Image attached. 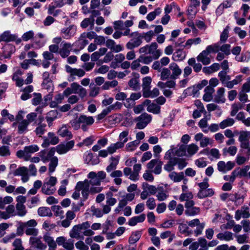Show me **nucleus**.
<instances>
[{"label":"nucleus","mask_w":250,"mask_h":250,"mask_svg":"<svg viewBox=\"0 0 250 250\" xmlns=\"http://www.w3.org/2000/svg\"><path fill=\"white\" fill-rule=\"evenodd\" d=\"M171 150H167L165 153L164 159L168 162L164 166V169L168 172L174 169V166L177 165L179 169H183L187 165L186 159L172 157L170 155Z\"/></svg>","instance_id":"f257e3e1"},{"label":"nucleus","mask_w":250,"mask_h":250,"mask_svg":"<svg viewBox=\"0 0 250 250\" xmlns=\"http://www.w3.org/2000/svg\"><path fill=\"white\" fill-rule=\"evenodd\" d=\"M168 150H171L170 155L172 157H183L186 156L188 151V134L184 135L181 138V142L176 146L172 145Z\"/></svg>","instance_id":"f03ea898"},{"label":"nucleus","mask_w":250,"mask_h":250,"mask_svg":"<svg viewBox=\"0 0 250 250\" xmlns=\"http://www.w3.org/2000/svg\"><path fill=\"white\" fill-rule=\"evenodd\" d=\"M158 45L155 42L151 43L150 44H146L142 47L139 49L140 53H145L151 55L154 60H157L162 54V50L157 49Z\"/></svg>","instance_id":"7ed1b4c3"},{"label":"nucleus","mask_w":250,"mask_h":250,"mask_svg":"<svg viewBox=\"0 0 250 250\" xmlns=\"http://www.w3.org/2000/svg\"><path fill=\"white\" fill-rule=\"evenodd\" d=\"M90 224L88 221L75 225L69 232V235L72 238L83 239V232L84 229H88Z\"/></svg>","instance_id":"20e7f679"},{"label":"nucleus","mask_w":250,"mask_h":250,"mask_svg":"<svg viewBox=\"0 0 250 250\" xmlns=\"http://www.w3.org/2000/svg\"><path fill=\"white\" fill-rule=\"evenodd\" d=\"M57 182V178L55 177L51 176L48 181L44 182L42 191L46 195H51L54 193L56 190L55 185Z\"/></svg>","instance_id":"39448f33"},{"label":"nucleus","mask_w":250,"mask_h":250,"mask_svg":"<svg viewBox=\"0 0 250 250\" xmlns=\"http://www.w3.org/2000/svg\"><path fill=\"white\" fill-rule=\"evenodd\" d=\"M151 115L146 113L142 114L135 119V121L137 122L136 125V128L139 129L144 128L151 122Z\"/></svg>","instance_id":"423d86ee"},{"label":"nucleus","mask_w":250,"mask_h":250,"mask_svg":"<svg viewBox=\"0 0 250 250\" xmlns=\"http://www.w3.org/2000/svg\"><path fill=\"white\" fill-rule=\"evenodd\" d=\"M26 225L25 233L27 235L35 237L39 233L38 229L35 228L37 225V221L34 219H31L25 222Z\"/></svg>","instance_id":"0eeeda50"},{"label":"nucleus","mask_w":250,"mask_h":250,"mask_svg":"<svg viewBox=\"0 0 250 250\" xmlns=\"http://www.w3.org/2000/svg\"><path fill=\"white\" fill-rule=\"evenodd\" d=\"M66 71L70 74L68 78L69 81H73L75 79V76L82 77L85 75V71L82 69L73 68L68 65H65Z\"/></svg>","instance_id":"6e6552de"},{"label":"nucleus","mask_w":250,"mask_h":250,"mask_svg":"<svg viewBox=\"0 0 250 250\" xmlns=\"http://www.w3.org/2000/svg\"><path fill=\"white\" fill-rule=\"evenodd\" d=\"M77 189L82 190V194L84 201L87 199L89 193L90 192L89 189V184L87 180L84 181H79L76 185Z\"/></svg>","instance_id":"1a4fd4ad"},{"label":"nucleus","mask_w":250,"mask_h":250,"mask_svg":"<svg viewBox=\"0 0 250 250\" xmlns=\"http://www.w3.org/2000/svg\"><path fill=\"white\" fill-rule=\"evenodd\" d=\"M56 243L59 246H62L66 250H73L74 247V240L72 239L67 240L63 236H60L56 239Z\"/></svg>","instance_id":"9d476101"},{"label":"nucleus","mask_w":250,"mask_h":250,"mask_svg":"<svg viewBox=\"0 0 250 250\" xmlns=\"http://www.w3.org/2000/svg\"><path fill=\"white\" fill-rule=\"evenodd\" d=\"M2 52L0 54V60L10 59L11 55L15 52V47L11 44H7L2 48Z\"/></svg>","instance_id":"9b49d317"},{"label":"nucleus","mask_w":250,"mask_h":250,"mask_svg":"<svg viewBox=\"0 0 250 250\" xmlns=\"http://www.w3.org/2000/svg\"><path fill=\"white\" fill-rule=\"evenodd\" d=\"M59 142V139L57 136H56L54 133L49 132L47 134V137H44L43 142L42 144V146L43 147H47L50 145H55L57 144Z\"/></svg>","instance_id":"f8f14e48"},{"label":"nucleus","mask_w":250,"mask_h":250,"mask_svg":"<svg viewBox=\"0 0 250 250\" xmlns=\"http://www.w3.org/2000/svg\"><path fill=\"white\" fill-rule=\"evenodd\" d=\"M79 122L81 123V128L83 131L88 129L87 126L92 125L94 122V119L92 116H87L85 115H81L79 116Z\"/></svg>","instance_id":"ddd939ff"},{"label":"nucleus","mask_w":250,"mask_h":250,"mask_svg":"<svg viewBox=\"0 0 250 250\" xmlns=\"http://www.w3.org/2000/svg\"><path fill=\"white\" fill-rule=\"evenodd\" d=\"M75 142L71 140L65 144H62L56 146V151L59 154H63L67 153L74 146Z\"/></svg>","instance_id":"4468645a"},{"label":"nucleus","mask_w":250,"mask_h":250,"mask_svg":"<svg viewBox=\"0 0 250 250\" xmlns=\"http://www.w3.org/2000/svg\"><path fill=\"white\" fill-rule=\"evenodd\" d=\"M71 43L62 42L61 43V47L59 51V54L63 58L68 57L71 51H73Z\"/></svg>","instance_id":"2eb2a0df"},{"label":"nucleus","mask_w":250,"mask_h":250,"mask_svg":"<svg viewBox=\"0 0 250 250\" xmlns=\"http://www.w3.org/2000/svg\"><path fill=\"white\" fill-rule=\"evenodd\" d=\"M250 217V208L246 206H242L240 209L237 210L235 213V219L238 221L241 218H249Z\"/></svg>","instance_id":"dca6fc26"},{"label":"nucleus","mask_w":250,"mask_h":250,"mask_svg":"<svg viewBox=\"0 0 250 250\" xmlns=\"http://www.w3.org/2000/svg\"><path fill=\"white\" fill-rule=\"evenodd\" d=\"M55 150L54 148H52L49 150H43L39 152L40 157L41 160L44 163L51 160V159L54 157Z\"/></svg>","instance_id":"f3484780"},{"label":"nucleus","mask_w":250,"mask_h":250,"mask_svg":"<svg viewBox=\"0 0 250 250\" xmlns=\"http://www.w3.org/2000/svg\"><path fill=\"white\" fill-rule=\"evenodd\" d=\"M88 43V41L81 39V36H80L79 40L72 44L73 47V52L76 54H78L80 51L83 49Z\"/></svg>","instance_id":"a211bd4d"},{"label":"nucleus","mask_w":250,"mask_h":250,"mask_svg":"<svg viewBox=\"0 0 250 250\" xmlns=\"http://www.w3.org/2000/svg\"><path fill=\"white\" fill-rule=\"evenodd\" d=\"M31 247L39 250H44L46 246L41 241V238L36 237H31L29 239Z\"/></svg>","instance_id":"6ab92c4d"},{"label":"nucleus","mask_w":250,"mask_h":250,"mask_svg":"<svg viewBox=\"0 0 250 250\" xmlns=\"http://www.w3.org/2000/svg\"><path fill=\"white\" fill-rule=\"evenodd\" d=\"M70 127L66 125H62L58 130V135L62 137L65 138L67 140H70L73 138V134L69 130Z\"/></svg>","instance_id":"aec40b11"},{"label":"nucleus","mask_w":250,"mask_h":250,"mask_svg":"<svg viewBox=\"0 0 250 250\" xmlns=\"http://www.w3.org/2000/svg\"><path fill=\"white\" fill-rule=\"evenodd\" d=\"M169 68L172 72L171 73V79L176 80L178 79L182 73V70L178 65L174 62L171 63L169 66Z\"/></svg>","instance_id":"412c9836"},{"label":"nucleus","mask_w":250,"mask_h":250,"mask_svg":"<svg viewBox=\"0 0 250 250\" xmlns=\"http://www.w3.org/2000/svg\"><path fill=\"white\" fill-rule=\"evenodd\" d=\"M73 93L78 94L81 98L84 97L86 95V90L77 83H73L71 84Z\"/></svg>","instance_id":"4be33fe9"},{"label":"nucleus","mask_w":250,"mask_h":250,"mask_svg":"<svg viewBox=\"0 0 250 250\" xmlns=\"http://www.w3.org/2000/svg\"><path fill=\"white\" fill-rule=\"evenodd\" d=\"M234 167V164L231 161L225 163L224 161H220L218 163L217 168L219 171L226 172L231 170Z\"/></svg>","instance_id":"5701e85b"},{"label":"nucleus","mask_w":250,"mask_h":250,"mask_svg":"<svg viewBox=\"0 0 250 250\" xmlns=\"http://www.w3.org/2000/svg\"><path fill=\"white\" fill-rule=\"evenodd\" d=\"M192 195L188 192V215L193 216L198 214L200 209L198 207H194V202L192 200H189V199L192 198Z\"/></svg>","instance_id":"b1692460"},{"label":"nucleus","mask_w":250,"mask_h":250,"mask_svg":"<svg viewBox=\"0 0 250 250\" xmlns=\"http://www.w3.org/2000/svg\"><path fill=\"white\" fill-rule=\"evenodd\" d=\"M200 153H203L208 156V158L210 160L213 159H219L220 157L219 151L217 148H212L210 150L204 149Z\"/></svg>","instance_id":"393cba45"},{"label":"nucleus","mask_w":250,"mask_h":250,"mask_svg":"<svg viewBox=\"0 0 250 250\" xmlns=\"http://www.w3.org/2000/svg\"><path fill=\"white\" fill-rule=\"evenodd\" d=\"M188 226L191 227H196V229L195 230V233L196 236L201 233L204 227L203 224H200L199 220L198 219H195L189 221L188 222Z\"/></svg>","instance_id":"a878e982"},{"label":"nucleus","mask_w":250,"mask_h":250,"mask_svg":"<svg viewBox=\"0 0 250 250\" xmlns=\"http://www.w3.org/2000/svg\"><path fill=\"white\" fill-rule=\"evenodd\" d=\"M209 54L206 50H203L198 56L197 60L204 65H207L210 63V59Z\"/></svg>","instance_id":"bb28decb"},{"label":"nucleus","mask_w":250,"mask_h":250,"mask_svg":"<svg viewBox=\"0 0 250 250\" xmlns=\"http://www.w3.org/2000/svg\"><path fill=\"white\" fill-rule=\"evenodd\" d=\"M205 94L203 96V99L204 101L208 102L212 100L213 96L212 94L214 92V89L210 86H207L204 90Z\"/></svg>","instance_id":"cd10ccee"},{"label":"nucleus","mask_w":250,"mask_h":250,"mask_svg":"<svg viewBox=\"0 0 250 250\" xmlns=\"http://www.w3.org/2000/svg\"><path fill=\"white\" fill-rule=\"evenodd\" d=\"M142 43L141 39L139 37L130 40L126 44V47L129 50L140 46Z\"/></svg>","instance_id":"c85d7f7f"},{"label":"nucleus","mask_w":250,"mask_h":250,"mask_svg":"<svg viewBox=\"0 0 250 250\" xmlns=\"http://www.w3.org/2000/svg\"><path fill=\"white\" fill-rule=\"evenodd\" d=\"M142 234V230H136L132 232L128 239V243L130 245L135 244L140 239Z\"/></svg>","instance_id":"c756f323"},{"label":"nucleus","mask_w":250,"mask_h":250,"mask_svg":"<svg viewBox=\"0 0 250 250\" xmlns=\"http://www.w3.org/2000/svg\"><path fill=\"white\" fill-rule=\"evenodd\" d=\"M110 163L106 168V170L107 172H110L113 170H115L117 166L118 165L120 159L119 156L113 157L111 156L110 158Z\"/></svg>","instance_id":"7c9ffc66"},{"label":"nucleus","mask_w":250,"mask_h":250,"mask_svg":"<svg viewBox=\"0 0 250 250\" xmlns=\"http://www.w3.org/2000/svg\"><path fill=\"white\" fill-rule=\"evenodd\" d=\"M141 169V165L137 164L133 166V170L129 179L132 181H136L139 179V173Z\"/></svg>","instance_id":"2f4dec72"},{"label":"nucleus","mask_w":250,"mask_h":250,"mask_svg":"<svg viewBox=\"0 0 250 250\" xmlns=\"http://www.w3.org/2000/svg\"><path fill=\"white\" fill-rule=\"evenodd\" d=\"M200 4L199 0H191L190 9H188V16L190 15L193 18L197 12V7Z\"/></svg>","instance_id":"473e14b6"},{"label":"nucleus","mask_w":250,"mask_h":250,"mask_svg":"<svg viewBox=\"0 0 250 250\" xmlns=\"http://www.w3.org/2000/svg\"><path fill=\"white\" fill-rule=\"evenodd\" d=\"M141 97L140 93H132L130 98L126 99L125 103L124 104L125 107H130L131 104H133V102L139 99Z\"/></svg>","instance_id":"72a5a7b5"},{"label":"nucleus","mask_w":250,"mask_h":250,"mask_svg":"<svg viewBox=\"0 0 250 250\" xmlns=\"http://www.w3.org/2000/svg\"><path fill=\"white\" fill-rule=\"evenodd\" d=\"M88 178L90 179V180L88 182L89 185H100L101 181L98 179V177H97L96 173L95 172H90L88 174Z\"/></svg>","instance_id":"f704fd0d"},{"label":"nucleus","mask_w":250,"mask_h":250,"mask_svg":"<svg viewBox=\"0 0 250 250\" xmlns=\"http://www.w3.org/2000/svg\"><path fill=\"white\" fill-rule=\"evenodd\" d=\"M217 238L222 241H229L233 240V234L229 231H225L217 235Z\"/></svg>","instance_id":"c9c22d12"},{"label":"nucleus","mask_w":250,"mask_h":250,"mask_svg":"<svg viewBox=\"0 0 250 250\" xmlns=\"http://www.w3.org/2000/svg\"><path fill=\"white\" fill-rule=\"evenodd\" d=\"M225 91V89L223 87H220L218 89L215 97V100L217 103H225L226 101L224 96Z\"/></svg>","instance_id":"e433bc0d"},{"label":"nucleus","mask_w":250,"mask_h":250,"mask_svg":"<svg viewBox=\"0 0 250 250\" xmlns=\"http://www.w3.org/2000/svg\"><path fill=\"white\" fill-rule=\"evenodd\" d=\"M29 124L26 120H22L18 123V133L20 134H23L28 131V126Z\"/></svg>","instance_id":"4c0bfd02"},{"label":"nucleus","mask_w":250,"mask_h":250,"mask_svg":"<svg viewBox=\"0 0 250 250\" xmlns=\"http://www.w3.org/2000/svg\"><path fill=\"white\" fill-rule=\"evenodd\" d=\"M242 81V75H239L235 77L232 81H228L224 84V85L229 89H231L235 85L240 83Z\"/></svg>","instance_id":"58836bf2"},{"label":"nucleus","mask_w":250,"mask_h":250,"mask_svg":"<svg viewBox=\"0 0 250 250\" xmlns=\"http://www.w3.org/2000/svg\"><path fill=\"white\" fill-rule=\"evenodd\" d=\"M58 112L57 110H53L48 112L46 117V121L50 126L51 125L52 122L57 118Z\"/></svg>","instance_id":"ea45409f"},{"label":"nucleus","mask_w":250,"mask_h":250,"mask_svg":"<svg viewBox=\"0 0 250 250\" xmlns=\"http://www.w3.org/2000/svg\"><path fill=\"white\" fill-rule=\"evenodd\" d=\"M94 25V19L92 17L85 18L81 23V26L83 28H86L88 26H90V29L92 30Z\"/></svg>","instance_id":"a19ab883"},{"label":"nucleus","mask_w":250,"mask_h":250,"mask_svg":"<svg viewBox=\"0 0 250 250\" xmlns=\"http://www.w3.org/2000/svg\"><path fill=\"white\" fill-rule=\"evenodd\" d=\"M142 81V92L143 93H145V92H146L148 90L150 89V84L152 82V79L150 77L146 76L143 79Z\"/></svg>","instance_id":"79ce46f5"},{"label":"nucleus","mask_w":250,"mask_h":250,"mask_svg":"<svg viewBox=\"0 0 250 250\" xmlns=\"http://www.w3.org/2000/svg\"><path fill=\"white\" fill-rule=\"evenodd\" d=\"M76 32V29L73 26H70L62 30V32L64 34L63 37L66 39H69L73 36Z\"/></svg>","instance_id":"37998d69"},{"label":"nucleus","mask_w":250,"mask_h":250,"mask_svg":"<svg viewBox=\"0 0 250 250\" xmlns=\"http://www.w3.org/2000/svg\"><path fill=\"white\" fill-rule=\"evenodd\" d=\"M244 196L240 194H230V201L234 202L236 205L242 204L244 201Z\"/></svg>","instance_id":"c03bdc74"},{"label":"nucleus","mask_w":250,"mask_h":250,"mask_svg":"<svg viewBox=\"0 0 250 250\" xmlns=\"http://www.w3.org/2000/svg\"><path fill=\"white\" fill-rule=\"evenodd\" d=\"M220 64L218 63H214L210 66L205 67L203 69V71L205 74H211L217 71L220 68Z\"/></svg>","instance_id":"a18cd8bd"},{"label":"nucleus","mask_w":250,"mask_h":250,"mask_svg":"<svg viewBox=\"0 0 250 250\" xmlns=\"http://www.w3.org/2000/svg\"><path fill=\"white\" fill-rule=\"evenodd\" d=\"M186 56L185 52L183 50L178 49L172 55V59L174 61H180L184 60Z\"/></svg>","instance_id":"49530a36"},{"label":"nucleus","mask_w":250,"mask_h":250,"mask_svg":"<svg viewBox=\"0 0 250 250\" xmlns=\"http://www.w3.org/2000/svg\"><path fill=\"white\" fill-rule=\"evenodd\" d=\"M38 215L40 216H51L52 213L51 210L48 207H40L38 209Z\"/></svg>","instance_id":"de8ad7c7"},{"label":"nucleus","mask_w":250,"mask_h":250,"mask_svg":"<svg viewBox=\"0 0 250 250\" xmlns=\"http://www.w3.org/2000/svg\"><path fill=\"white\" fill-rule=\"evenodd\" d=\"M44 241L48 244L49 248H56L57 247L56 242H55L52 237H51L49 234L46 233L43 235V237Z\"/></svg>","instance_id":"09e8293b"},{"label":"nucleus","mask_w":250,"mask_h":250,"mask_svg":"<svg viewBox=\"0 0 250 250\" xmlns=\"http://www.w3.org/2000/svg\"><path fill=\"white\" fill-rule=\"evenodd\" d=\"M214 194L213 190L211 188H206L205 189L200 190L198 196L200 198H204L208 196H211Z\"/></svg>","instance_id":"8fccbe9b"},{"label":"nucleus","mask_w":250,"mask_h":250,"mask_svg":"<svg viewBox=\"0 0 250 250\" xmlns=\"http://www.w3.org/2000/svg\"><path fill=\"white\" fill-rule=\"evenodd\" d=\"M169 177L175 182H178L184 179V174L183 172L177 173L175 172H172L169 174Z\"/></svg>","instance_id":"3c124183"},{"label":"nucleus","mask_w":250,"mask_h":250,"mask_svg":"<svg viewBox=\"0 0 250 250\" xmlns=\"http://www.w3.org/2000/svg\"><path fill=\"white\" fill-rule=\"evenodd\" d=\"M146 110L149 112H151L155 114H157L160 113L161 111V107L157 104L152 103L147 106Z\"/></svg>","instance_id":"603ef678"},{"label":"nucleus","mask_w":250,"mask_h":250,"mask_svg":"<svg viewBox=\"0 0 250 250\" xmlns=\"http://www.w3.org/2000/svg\"><path fill=\"white\" fill-rule=\"evenodd\" d=\"M234 120L232 118H228L222 121L219 124V126L221 129H224L227 127L231 126L234 124Z\"/></svg>","instance_id":"864d4df0"},{"label":"nucleus","mask_w":250,"mask_h":250,"mask_svg":"<svg viewBox=\"0 0 250 250\" xmlns=\"http://www.w3.org/2000/svg\"><path fill=\"white\" fill-rule=\"evenodd\" d=\"M2 41L9 42L15 40V35L11 34L9 31H6L1 34Z\"/></svg>","instance_id":"5fc2aeb1"},{"label":"nucleus","mask_w":250,"mask_h":250,"mask_svg":"<svg viewBox=\"0 0 250 250\" xmlns=\"http://www.w3.org/2000/svg\"><path fill=\"white\" fill-rule=\"evenodd\" d=\"M159 95V90L157 88H154L152 90H148L146 92L143 93V96L145 98H154Z\"/></svg>","instance_id":"6e6d98bb"},{"label":"nucleus","mask_w":250,"mask_h":250,"mask_svg":"<svg viewBox=\"0 0 250 250\" xmlns=\"http://www.w3.org/2000/svg\"><path fill=\"white\" fill-rule=\"evenodd\" d=\"M128 84L130 87L134 90L139 89L140 88L139 76L131 79L129 81Z\"/></svg>","instance_id":"4d7b16f0"},{"label":"nucleus","mask_w":250,"mask_h":250,"mask_svg":"<svg viewBox=\"0 0 250 250\" xmlns=\"http://www.w3.org/2000/svg\"><path fill=\"white\" fill-rule=\"evenodd\" d=\"M51 210L54 212V215L61 218L64 217V211L60 206H53L51 207Z\"/></svg>","instance_id":"13d9d810"},{"label":"nucleus","mask_w":250,"mask_h":250,"mask_svg":"<svg viewBox=\"0 0 250 250\" xmlns=\"http://www.w3.org/2000/svg\"><path fill=\"white\" fill-rule=\"evenodd\" d=\"M162 12V9L160 8H156L154 11L151 12L146 16V19L149 21L154 20L157 16L159 15Z\"/></svg>","instance_id":"bf43d9fd"},{"label":"nucleus","mask_w":250,"mask_h":250,"mask_svg":"<svg viewBox=\"0 0 250 250\" xmlns=\"http://www.w3.org/2000/svg\"><path fill=\"white\" fill-rule=\"evenodd\" d=\"M13 201L12 197L6 196L4 198L0 197V208L3 209L6 205L10 204Z\"/></svg>","instance_id":"052dcab7"},{"label":"nucleus","mask_w":250,"mask_h":250,"mask_svg":"<svg viewBox=\"0 0 250 250\" xmlns=\"http://www.w3.org/2000/svg\"><path fill=\"white\" fill-rule=\"evenodd\" d=\"M16 215H18L20 216H24L27 213L25 207L21 204L17 203L16 204Z\"/></svg>","instance_id":"680f3d73"},{"label":"nucleus","mask_w":250,"mask_h":250,"mask_svg":"<svg viewBox=\"0 0 250 250\" xmlns=\"http://www.w3.org/2000/svg\"><path fill=\"white\" fill-rule=\"evenodd\" d=\"M199 126L201 128L202 131L205 133H208V119L206 118L202 119L198 123Z\"/></svg>","instance_id":"e2e57ef3"},{"label":"nucleus","mask_w":250,"mask_h":250,"mask_svg":"<svg viewBox=\"0 0 250 250\" xmlns=\"http://www.w3.org/2000/svg\"><path fill=\"white\" fill-rule=\"evenodd\" d=\"M161 79L163 81L171 79V71L169 68H164L161 70Z\"/></svg>","instance_id":"0e129e2a"},{"label":"nucleus","mask_w":250,"mask_h":250,"mask_svg":"<svg viewBox=\"0 0 250 250\" xmlns=\"http://www.w3.org/2000/svg\"><path fill=\"white\" fill-rule=\"evenodd\" d=\"M207 52L210 54L211 53H217L220 50L219 43H214L212 45L208 46L206 49Z\"/></svg>","instance_id":"69168bd1"},{"label":"nucleus","mask_w":250,"mask_h":250,"mask_svg":"<svg viewBox=\"0 0 250 250\" xmlns=\"http://www.w3.org/2000/svg\"><path fill=\"white\" fill-rule=\"evenodd\" d=\"M250 169L249 166H246L244 167L236 170L237 176L240 177H244L248 176V172Z\"/></svg>","instance_id":"338daca9"},{"label":"nucleus","mask_w":250,"mask_h":250,"mask_svg":"<svg viewBox=\"0 0 250 250\" xmlns=\"http://www.w3.org/2000/svg\"><path fill=\"white\" fill-rule=\"evenodd\" d=\"M49 161V172L50 173H52L55 171L56 167L58 166V159L57 157H54Z\"/></svg>","instance_id":"774afa93"}]
</instances>
